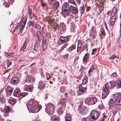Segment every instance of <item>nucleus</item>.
Here are the masks:
<instances>
[{
  "instance_id": "18",
  "label": "nucleus",
  "mask_w": 121,
  "mask_h": 121,
  "mask_svg": "<svg viewBox=\"0 0 121 121\" xmlns=\"http://www.w3.org/2000/svg\"><path fill=\"white\" fill-rule=\"evenodd\" d=\"M82 88H80L79 90L77 91V94L78 95H81L84 93L85 88L84 89L82 87Z\"/></svg>"
},
{
  "instance_id": "28",
  "label": "nucleus",
  "mask_w": 121,
  "mask_h": 121,
  "mask_svg": "<svg viewBox=\"0 0 121 121\" xmlns=\"http://www.w3.org/2000/svg\"><path fill=\"white\" fill-rule=\"evenodd\" d=\"M117 12V9L116 8H113L111 12V15H116V13Z\"/></svg>"
},
{
  "instance_id": "14",
  "label": "nucleus",
  "mask_w": 121,
  "mask_h": 121,
  "mask_svg": "<svg viewBox=\"0 0 121 121\" xmlns=\"http://www.w3.org/2000/svg\"><path fill=\"white\" fill-rule=\"evenodd\" d=\"M116 101V100L115 99H114L111 98L109 100L110 106L113 108L114 107H116V105L115 106L114 105L116 103H115Z\"/></svg>"
},
{
  "instance_id": "51",
  "label": "nucleus",
  "mask_w": 121,
  "mask_h": 121,
  "mask_svg": "<svg viewBox=\"0 0 121 121\" xmlns=\"http://www.w3.org/2000/svg\"><path fill=\"white\" fill-rule=\"evenodd\" d=\"M57 44L59 45L61 44L62 43H63L60 40V39H59V40L57 41Z\"/></svg>"
},
{
  "instance_id": "21",
  "label": "nucleus",
  "mask_w": 121,
  "mask_h": 121,
  "mask_svg": "<svg viewBox=\"0 0 121 121\" xmlns=\"http://www.w3.org/2000/svg\"><path fill=\"white\" fill-rule=\"evenodd\" d=\"M59 3L58 1H56L53 6V9L55 10L58 9L59 6Z\"/></svg>"
},
{
  "instance_id": "25",
  "label": "nucleus",
  "mask_w": 121,
  "mask_h": 121,
  "mask_svg": "<svg viewBox=\"0 0 121 121\" xmlns=\"http://www.w3.org/2000/svg\"><path fill=\"white\" fill-rule=\"evenodd\" d=\"M116 86L118 88L121 87V79L118 80L116 82Z\"/></svg>"
},
{
  "instance_id": "3",
  "label": "nucleus",
  "mask_w": 121,
  "mask_h": 121,
  "mask_svg": "<svg viewBox=\"0 0 121 121\" xmlns=\"http://www.w3.org/2000/svg\"><path fill=\"white\" fill-rule=\"evenodd\" d=\"M45 111L48 114H52L54 111L53 105L52 103H48L45 104Z\"/></svg>"
},
{
  "instance_id": "47",
  "label": "nucleus",
  "mask_w": 121,
  "mask_h": 121,
  "mask_svg": "<svg viewBox=\"0 0 121 121\" xmlns=\"http://www.w3.org/2000/svg\"><path fill=\"white\" fill-rule=\"evenodd\" d=\"M91 32L92 33V34L93 35H95L96 33L95 31V30L92 28L91 30Z\"/></svg>"
},
{
  "instance_id": "59",
  "label": "nucleus",
  "mask_w": 121,
  "mask_h": 121,
  "mask_svg": "<svg viewBox=\"0 0 121 121\" xmlns=\"http://www.w3.org/2000/svg\"><path fill=\"white\" fill-rule=\"evenodd\" d=\"M71 115H69L68 113L66 114V115L65 116V118H68L69 117L70 118Z\"/></svg>"
},
{
  "instance_id": "54",
  "label": "nucleus",
  "mask_w": 121,
  "mask_h": 121,
  "mask_svg": "<svg viewBox=\"0 0 121 121\" xmlns=\"http://www.w3.org/2000/svg\"><path fill=\"white\" fill-rule=\"evenodd\" d=\"M65 90V88L64 87H62L60 88V91L61 92H64Z\"/></svg>"
},
{
  "instance_id": "44",
  "label": "nucleus",
  "mask_w": 121,
  "mask_h": 121,
  "mask_svg": "<svg viewBox=\"0 0 121 121\" xmlns=\"http://www.w3.org/2000/svg\"><path fill=\"white\" fill-rule=\"evenodd\" d=\"M27 45V44L26 43H24L23 44L22 47V49L23 50H25L26 48V47Z\"/></svg>"
},
{
  "instance_id": "13",
  "label": "nucleus",
  "mask_w": 121,
  "mask_h": 121,
  "mask_svg": "<svg viewBox=\"0 0 121 121\" xmlns=\"http://www.w3.org/2000/svg\"><path fill=\"white\" fill-rule=\"evenodd\" d=\"M27 21V18H26L25 20H24L22 23L21 26L20 27V32L21 33L23 30L24 29L25 27Z\"/></svg>"
},
{
  "instance_id": "60",
  "label": "nucleus",
  "mask_w": 121,
  "mask_h": 121,
  "mask_svg": "<svg viewBox=\"0 0 121 121\" xmlns=\"http://www.w3.org/2000/svg\"><path fill=\"white\" fill-rule=\"evenodd\" d=\"M43 48L44 50H45L47 48L46 45L45 44H44L43 45Z\"/></svg>"
},
{
  "instance_id": "41",
  "label": "nucleus",
  "mask_w": 121,
  "mask_h": 121,
  "mask_svg": "<svg viewBox=\"0 0 121 121\" xmlns=\"http://www.w3.org/2000/svg\"><path fill=\"white\" fill-rule=\"evenodd\" d=\"M66 29L65 28V26H63L62 28L61 29L60 31L62 33H64Z\"/></svg>"
},
{
  "instance_id": "61",
  "label": "nucleus",
  "mask_w": 121,
  "mask_h": 121,
  "mask_svg": "<svg viewBox=\"0 0 121 121\" xmlns=\"http://www.w3.org/2000/svg\"><path fill=\"white\" fill-rule=\"evenodd\" d=\"M101 33L102 35H103L104 36L105 33L104 32V30H101Z\"/></svg>"
},
{
  "instance_id": "37",
  "label": "nucleus",
  "mask_w": 121,
  "mask_h": 121,
  "mask_svg": "<svg viewBox=\"0 0 121 121\" xmlns=\"http://www.w3.org/2000/svg\"><path fill=\"white\" fill-rule=\"evenodd\" d=\"M74 26V25L72 24L71 27L70 28L71 32H73L75 31Z\"/></svg>"
},
{
  "instance_id": "43",
  "label": "nucleus",
  "mask_w": 121,
  "mask_h": 121,
  "mask_svg": "<svg viewBox=\"0 0 121 121\" xmlns=\"http://www.w3.org/2000/svg\"><path fill=\"white\" fill-rule=\"evenodd\" d=\"M5 55L7 57H9L12 56V55L11 54L9 53H5Z\"/></svg>"
},
{
  "instance_id": "52",
  "label": "nucleus",
  "mask_w": 121,
  "mask_h": 121,
  "mask_svg": "<svg viewBox=\"0 0 121 121\" xmlns=\"http://www.w3.org/2000/svg\"><path fill=\"white\" fill-rule=\"evenodd\" d=\"M32 13V10L31 9H28V14H29V15L30 16L31 15V14Z\"/></svg>"
},
{
  "instance_id": "30",
  "label": "nucleus",
  "mask_w": 121,
  "mask_h": 121,
  "mask_svg": "<svg viewBox=\"0 0 121 121\" xmlns=\"http://www.w3.org/2000/svg\"><path fill=\"white\" fill-rule=\"evenodd\" d=\"M119 96V94L118 93H117L116 94H114L112 95L111 96V98L116 100L117 98Z\"/></svg>"
},
{
  "instance_id": "7",
  "label": "nucleus",
  "mask_w": 121,
  "mask_h": 121,
  "mask_svg": "<svg viewBox=\"0 0 121 121\" xmlns=\"http://www.w3.org/2000/svg\"><path fill=\"white\" fill-rule=\"evenodd\" d=\"M78 110L80 113L85 114L88 112V108L85 106H80L79 107Z\"/></svg>"
},
{
  "instance_id": "31",
  "label": "nucleus",
  "mask_w": 121,
  "mask_h": 121,
  "mask_svg": "<svg viewBox=\"0 0 121 121\" xmlns=\"http://www.w3.org/2000/svg\"><path fill=\"white\" fill-rule=\"evenodd\" d=\"M82 45L81 43L78 44L77 50V52H78L79 50H81L82 49L81 47H82Z\"/></svg>"
},
{
  "instance_id": "56",
  "label": "nucleus",
  "mask_w": 121,
  "mask_h": 121,
  "mask_svg": "<svg viewBox=\"0 0 121 121\" xmlns=\"http://www.w3.org/2000/svg\"><path fill=\"white\" fill-rule=\"evenodd\" d=\"M3 97V95L2 93V92L1 91H0V99H1Z\"/></svg>"
},
{
  "instance_id": "20",
  "label": "nucleus",
  "mask_w": 121,
  "mask_h": 121,
  "mask_svg": "<svg viewBox=\"0 0 121 121\" xmlns=\"http://www.w3.org/2000/svg\"><path fill=\"white\" fill-rule=\"evenodd\" d=\"M45 87L44 83L43 81H40L39 83V85L38 86V88L39 89H42Z\"/></svg>"
},
{
  "instance_id": "49",
  "label": "nucleus",
  "mask_w": 121,
  "mask_h": 121,
  "mask_svg": "<svg viewBox=\"0 0 121 121\" xmlns=\"http://www.w3.org/2000/svg\"><path fill=\"white\" fill-rule=\"evenodd\" d=\"M96 50L97 49H93L91 52V54L93 55L95 54L96 52Z\"/></svg>"
},
{
  "instance_id": "50",
  "label": "nucleus",
  "mask_w": 121,
  "mask_h": 121,
  "mask_svg": "<svg viewBox=\"0 0 121 121\" xmlns=\"http://www.w3.org/2000/svg\"><path fill=\"white\" fill-rule=\"evenodd\" d=\"M85 121H92V119L90 117H88L85 119Z\"/></svg>"
},
{
  "instance_id": "53",
  "label": "nucleus",
  "mask_w": 121,
  "mask_h": 121,
  "mask_svg": "<svg viewBox=\"0 0 121 121\" xmlns=\"http://www.w3.org/2000/svg\"><path fill=\"white\" fill-rule=\"evenodd\" d=\"M115 108H114V111H117V110H118L119 108V107L118 106H116V107H115Z\"/></svg>"
},
{
  "instance_id": "33",
  "label": "nucleus",
  "mask_w": 121,
  "mask_h": 121,
  "mask_svg": "<svg viewBox=\"0 0 121 121\" xmlns=\"http://www.w3.org/2000/svg\"><path fill=\"white\" fill-rule=\"evenodd\" d=\"M68 45L67 43L65 44L63 46L61 47L59 51L60 52L62 51Z\"/></svg>"
},
{
  "instance_id": "24",
  "label": "nucleus",
  "mask_w": 121,
  "mask_h": 121,
  "mask_svg": "<svg viewBox=\"0 0 121 121\" xmlns=\"http://www.w3.org/2000/svg\"><path fill=\"white\" fill-rule=\"evenodd\" d=\"M28 94L27 92H22L21 93L19 96V98L20 99H22L23 97L26 95Z\"/></svg>"
},
{
  "instance_id": "15",
  "label": "nucleus",
  "mask_w": 121,
  "mask_h": 121,
  "mask_svg": "<svg viewBox=\"0 0 121 121\" xmlns=\"http://www.w3.org/2000/svg\"><path fill=\"white\" fill-rule=\"evenodd\" d=\"M69 10H71L73 13L74 14H76L78 13V11L76 8L72 5H71L70 6Z\"/></svg>"
},
{
  "instance_id": "1",
  "label": "nucleus",
  "mask_w": 121,
  "mask_h": 121,
  "mask_svg": "<svg viewBox=\"0 0 121 121\" xmlns=\"http://www.w3.org/2000/svg\"><path fill=\"white\" fill-rule=\"evenodd\" d=\"M38 103L37 101L33 99L30 100L26 104L29 111L33 113H36L39 111L37 108Z\"/></svg>"
},
{
  "instance_id": "64",
  "label": "nucleus",
  "mask_w": 121,
  "mask_h": 121,
  "mask_svg": "<svg viewBox=\"0 0 121 121\" xmlns=\"http://www.w3.org/2000/svg\"><path fill=\"white\" fill-rule=\"evenodd\" d=\"M33 26L35 28H36L37 27V25L35 23H34Z\"/></svg>"
},
{
  "instance_id": "27",
  "label": "nucleus",
  "mask_w": 121,
  "mask_h": 121,
  "mask_svg": "<svg viewBox=\"0 0 121 121\" xmlns=\"http://www.w3.org/2000/svg\"><path fill=\"white\" fill-rule=\"evenodd\" d=\"M68 2L70 4H73L76 7L77 6V4L74 0H68Z\"/></svg>"
},
{
  "instance_id": "48",
  "label": "nucleus",
  "mask_w": 121,
  "mask_h": 121,
  "mask_svg": "<svg viewBox=\"0 0 121 121\" xmlns=\"http://www.w3.org/2000/svg\"><path fill=\"white\" fill-rule=\"evenodd\" d=\"M7 62V67H9L10 65H11L12 63L11 61H8Z\"/></svg>"
},
{
  "instance_id": "32",
  "label": "nucleus",
  "mask_w": 121,
  "mask_h": 121,
  "mask_svg": "<svg viewBox=\"0 0 121 121\" xmlns=\"http://www.w3.org/2000/svg\"><path fill=\"white\" fill-rule=\"evenodd\" d=\"M117 102L114 105L115 106H118L121 105V98L118 99L117 101Z\"/></svg>"
},
{
  "instance_id": "22",
  "label": "nucleus",
  "mask_w": 121,
  "mask_h": 121,
  "mask_svg": "<svg viewBox=\"0 0 121 121\" xmlns=\"http://www.w3.org/2000/svg\"><path fill=\"white\" fill-rule=\"evenodd\" d=\"M60 40H61L63 43L66 42L68 41L67 39L66 38L62 36H60Z\"/></svg>"
},
{
  "instance_id": "34",
  "label": "nucleus",
  "mask_w": 121,
  "mask_h": 121,
  "mask_svg": "<svg viewBox=\"0 0 121 121\" xmlns=\"http://www.w3.org/2000/svg\"><path fill=\"white\" fill-rule=\"evenodd\" d=\"M13 90V89L11 87H8L7 88V91H8V93H9V95L11 94V93H12Z\"/></svg>"
},
{
  "instance_id": "40",
  "label": "nucleus",
  "mask_w": 121,
  "mask_h": 121,
  "mask_svg": "<svg viewBox=\"0 0 121 121\" xmlns=\"http://www.w3.org/2000/svg\"><path fill=\"white\" fill-rule=\"evenodd\" d=\"M68 16L69 17L68 18V19H67V21L68 22H69L70 21L71 18L72 17V16H71V15L70 14V13H69V14H68L66 16Z\"/></svg>"
},
{
  "instance_id": "8",
  "label": "nucleus",
  "mask_w": 121,
  "mask_h": 121,
  "mask_svg": "<svg viewBox=\"0 0 121 121\" xmlns=\"http://www.w3.org/2000/svg\"><path fill=\"white\" fill-rule=\"evenodd\" d=\"M66 101V99H63L60 100V103L62 105L61 107L59 109V113H62L63 111L65 110V102Z\"/></svg>"
},
{
  "instance_id": "58",
  "label": "nucleus",
  "mask_w": 121,
  "mask_h": 121,
  "mask_svg": "<svg viewBox=\"0 0 121 121\" xmlns=\"http://www.w3.org/2000/svg\"><path fill=\"white\" fill-rule=\"evenodd\" d=\"M37 35L38 37H39L41 35V32L39 31H38L37 32Z\"/></svg>"
},
{
  "instance_id": "45",
  "label": "nucleus",
  "mask_w": 121,
  "mask_h": 121,
  "mask_svg": "<svg viewBox=\"0 0 121 121\" xmlns=\"http://www.w3.org/2000/svg\"><path fill=\"white\" fill-rule=\"evenodd\" d=\"M94 69V67L93 66H92L90 69H89V70L88 71V73L89 74H90L91 73L92 70Z\"/></svg>"
},
{
  "instance_id": "23",
  "label": "nucleus",
  "mask_w": 121,
  "mask_h": 121,
  "mask_svg": "<svg viewBox=\"0 0 121 121\" xmlns=\"http://www.w3.org/2000/svg\"><path fill=\"white\" fill-rule=\"evenodd\" d=\"M10 110V107L6 106L5 107L4 109V112L5 114H6V115H8V113L9 112Z\"/></svg>"
},
{
  "instance_id": "6",
  "label": "nucleus",
  "mask_w": 121,
  "mask_h": 121,
  "mask_svg": "<svg viewBox=\"0 0 121 121\" xmlns=\"http://www.w3.org/2000/svg\"><path fill=\"white\" fill-rule=\"evenodd\" d=\"M90 115L91 119L93 121L96 120L99 116L98 112L97 111L94 110L92 111Z\"/></svg>"
},
{
  "instance_id": "9",
  "label": "nucleus",
  "mask_w": 121,
  "mask_h": 121,
  "mask_svg": "<svg viewBox=\"0 0 121 121\" xmlns=\"http://www.w3.org/2000/svg\"><path fill=\"white\" fill-rule=\"evenodd\" d=\"M116 15L111 14L109 22L110 26H113L114 25V22L116 18Z\"/></svg>"
},
{
  "instance_id": "55",
  "label": "nucleus",
  "mask_w": 121,
  "mask_h": 121,
  "mask_svg": "<svg viewBox=\"0 0 121 121\" xmlns=\"http://www.w3.org/2000/svg\"><path fill=\"white\" fill-rule=\"evenodd\" d=\"M99 10L100 12L102 11L103 9V6L101 5H99Z\"/></svg>"
},
{
  "instance_id": "17",
  "label": "nucleus",
  "mask_w": 121,
  "mask_h": 121,
  "mask_svg": "<svg viewBox=\"0 0 121 121\" xmlns=\"http://www.w3.org/2000/svg\"><path fill=\"white\" fill-rule=\"evenodd\" d=\"M25 82L28 83H32L34 82V80L33 78L27 77L25 80Z\"/></svg>"
},
{
  "instance_id": "11",
  "label": "nucleus",
  "mask_w": 121,
  "mask_h": 121,
  "mask_svg": "<svg viewBox=\"0 0 121 121\" xmlns=\"http://www.w3.org/2000/svg\"><path fill=\"white\" fill-rule=\"evenodd\" d=\"M82 87L84 89L85 88L86 86V85L88 82V80L87 77H84L82 80Z\"/></svg>"
},
{
  "instance_id": "39",
  "label": "nucleus",
  "mask_w": 121,
  "mask_h": 121,
  "mask_svg": "<svg viewBox=\"0 0 121 121\" xmlns=\"http://www.w3.org/2000/svg\"><path fill=\"white\" fill-rule=\"evenodd\" d=\"M9 102L10 104H13L15 103V101L12 98L9 99Z\"/></svg>"
},
{
  "instance_id": "29",
  "label": "nucleus",
  "mask_w": 121,
  "mask_h": 121,
  "mask_svg": "<svg viewBox=\"0 0 121 121\" xmlns=\"http://www.w3.org/2000/svg\"><path fill=\"white\" fill-rule=\"evenodd\" d=\"M75 44H73L70 47H69L68 49H67V50L69 51H72L73 49H75Z\"/></svg>"
},
{
  "instance_id": "19",
  "label": "nucleus",
  "mask_w": 121,
  "mask_h": 121,
  "mask_svg": "<svg viewBox=\"0 0 121 121\" xmlns=\"http://www.w3.org/2000/svg\"><path fill=\"white\" fill-rule=\"evenodd\" d=\"M20 91L19 89L16 88L14 91L13 95L16 97H18L19 95Z\"/></svg>"
},
{
  "instance_id": "26",
  "label": "nucleus",
  "mask_w": 121,
  "mask_h": 121,
  "mask_svg": "<svg viewBox=\"0 0 121 121\" xmlns=\"http://www.w3.org/2000/svg\"><path fill=\"white\" fill-rule=\"evenodd\" d=\"M52 121H59V119L58 117H57L56 116H52L51 118Z\"/></svg>"
},
{
  "instance_id": "36",
  "label": "nucleus",
  "mask_w": 121,
  "mask_h": 121,
  "mask_svg": "<svg viewBox=\"0 0 121 121\" xmlns=\"http://www.w3.org/2000/svg\"><path fill=\"white\" fill-rule=\"evenodd\" d=\"M87 46L86 45H83L82 47H81L82 49H81V50L79 52L78 54H80L86 48H87Z\"/></svg>"
},
{
  "instance_id": "62",
  "label": "nucleus",
  "mask_w": 121,
  "mask_h": 121,
  "mask_svg": "<svg viewBox=\"0 0 121 121\" xmlns=\"http://www.w3.org/2000/svg\"><path fill=\"white\" fill-rule=\"evenodd\" d=\"M76 0L77 2V5H79L80 3L81 2V0Z\"/></svg>"
},
{
  "instance_id": "42",
  "label": "nucleus",
  "mask_w": 121,
  "mask_h": 121,
  "mask_svg": "<svg viewBox=\"0 0 121 121\" xmlns=\"http://www.w3.org/2000/svg\"><path fill=\"white\" fill-rule=\"evenodd\" d=\"M115 57H116V58H117L118 57H117L116 56L114 55L113 54L110 57H109L108 58L110 60H112L114 59L115 58Z\"/></svg>"
},
{
  "instance_id": "57",
  "label": "nucleus",
  "mask_w": 121,
  "mask_h": 121,
  "mask_svg": "<svg viewBox=\"0 0 121 121\" xmlns=\"http://www.w3.org/2000/svg\"><path fill=\"white\" fill-rule=\"evenodd\" d=\"M29 26H33V25L34 23L32 21H30L29 22Z\"/></svg>"
},
{
  "instance_id": "2",
  "label": "nucleus",
  "mask_w": 121,
  "mask_h": 121,
  "mask_svg": "<svg viewBox=\"0 0 121 121\" xmlns=\"http://www.w3.org/2000/svg\"><path fill=\"white\" fill-rule=\"evenodd\" d=\"M70 7L67 3L64 4L62 6V14L64 17H65L70 12Z\"/></svg>"
},
{
  "instance_id": "35",
  "label": "nucleus",
  "mask_w": 121,
  "mask_h": 121,
  "mask_svg": "<svg viewBox=\"0 0 121 121\" xmlns=\"http://www.w3.org/2000/svg\"><path fill=\"white\" fill-rule=\"evenodd\" d=\"M110 83L111 87L116 86V82L112 80L110 82Z\"/></svg>"
},
{
  "instance_id": "10",
  "label": "nucleus",
  "mask_w": 121,
  "mask_h": 121,
  "mask_svg": "<svg viewBox=\"0 0 121 121\" xmlns=\"http://www.w3.org/2000/svg\"><path fill=\"white\" fill-rule=\"evenodd\" d=\"M33 86L32 85H25L23 87V89L24 90L31 92L33 90Z\"/></svg>"
},
{
  "instance_id": "5",
  "label": "nucleus",
  "mask_w": 121,
  "mask_h": 121,
  "mask_svg": "<svg viewBox=\"0 0 121 121\" xmlns=\"http://www.w3.org/2000/svg\"><path fill=\"white\" fill-rule=\"evenodd\" d=\"M97 102V99L95 97L88 98L85 101L86 104L88 105L94 104Z\"/></svg>"
},
{
  "instance_id": "4",
  "label": "nucleus",
  "mask_w": 121,
  "mask_h": 121,
  "mask_svg": "<svg viewBox=\"0 0 121 121\" xmlns=\"http://www.w3.org/2000/svg\"><path fill=\"white\" fill-rule=\"evenodd\" d=\"M110 87L109 85L107 83L104 86L103 91L102 92V98L104 99L106 98L109 93V89Z\"/></svg>"
},
{
  "instance_id": "46",
  "label": "nucleus",
  "mask_w": 121,
  "mask_h": 121,
  "mask_svg": "<svg viewBox=\"0 0 121 121\" xmlns=\"http://www.w3.org/2000/svg\"><path fill=\"white\" fill-rule=\"evenodd\" d=\"M111 76L113 78H116L117 77V74L116 73L114 72L111 74Z\"/></svg>"
},
{
  "instance_id": "16",
  "label": "nucleus",
  "mask_w": 121,
  "mask_h": 121,
  "mask_svg": "<svg viewBox=\"0 0 121 121\" xmlns=\"http://www.w3.org/2000/svg\"><path fill=\"white\" fill-rule=\"evenodd\" d=\"M11 81L12 84H16L18 82L19 80L17 77H15L11 79Z\"/></svg>"
},
{
  "instance_id": "12",
  "label": "nucleus",
  "mask_w": 121,
  "mask_h": 121,
  "mask_svg": "<svg viewBox=\"0 0 121 121\" xmlns=\"http://www.w3.org/2000/svg\"><path fill=\"white\" fill-rule=\"evenodd\" d=\"M89 54L88 53H86L83 57L82 61L84 63H86L89 61Z\"/></svg>"
},
{
  "instance_id": "63",
  "label": "nucleus",
  "mask_w": 121,
  "mask_h": 121,
  "mask_svg": "<svg viewBox=\"0 0 121 121\" xmlns=\"http://www.w3.org/2000/svg\"><path fill=\"white\" fill-rule=\"evenodd\" d=\"M65 121H71L70 118H65Z\"/></svg>"
},
{
  "instance_id": "38",
  "label": "nucleus",
  "mask_w": 121,
  "mask_h": 121,
  "mask_svg": "<svg viewBox=\"0 0 121 121\" xmlns=\"http://www.w3.org/2000/svg\"><path fill=\"white\" fill-rule=\"evenodd\" d=\"M85 10V8L84 6L80 7L79 10L81 13H83Z\"/></svg>"
}]
</instances>
